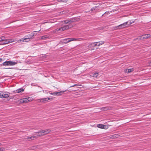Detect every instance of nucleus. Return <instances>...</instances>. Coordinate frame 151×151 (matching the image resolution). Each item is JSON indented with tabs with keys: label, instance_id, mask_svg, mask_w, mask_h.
Wrapping results in <instances>:
<instances>
[{
	"label": "nucleus",
	"instance_id": "nucleus-22",
	"mask_svg": "<svg viewBox=\"0 0 151 151\" xmlns=\"http://www.w3.org/2000/svg\"><path fill=\"white\" fill-rule=\"evenodd\" d=\"M104 125L102 124H98L97 125V127L99 128L103 129L104 128Z\"/></svg>",
	"mask_w": 151,
	"mask_h": 151
},
{
	"label": "nucleus",
	"instance_id": "nucleus-21",
	"mask_svg": "<svg viewBox=\"0 0 151 151\" xmlns=\"http://www.w3.org/2000/svg\"><path fill=\"white\" fill-rule=\"evenodd\" d=\"M63 22H64V23L65 24H68L69 23H71L73 22L71 20H66L63 21Z\"/></svg>",
	"mask_w": 151,
	"mask_h": 151
},
{
	"label": "nucleus",
	"instance_id": "nucleus-4",
	"mask_svg": "<svg viewBox=\"0 0 151 151\" xmlns=\"http://www.w3.org/2000/svg\"><path fill=\"white\" fill-rule=\"evenodd\" d=\"M72 27L70 25H68L59 28V29H55V32L58 31H63L65 30H66L71 27Z\"/></svg>",
	"mask_w": 151,
	"mask_h": 151
},
{
	"label": "nucleus",
	"instance_id": "nucleus-2",
	"mask_svg": "<svg viewBox=\"0 0 151 151\" xmlns=\"http://www.w3.org/2000/svg\"><path fill=\"white\" fill-rule=\"evenodd\" d=\"M36 34L34 32H32L29 35L25 36V37L24 38L25 42H29L34 37V36H35Z\"/></svg>",
	"mask_w": 151,
	"mask_h": 151
},
{
	"label": "nucleus",
	"instance_id": "nucleus-37",
	"mask_svg": "<svg viewBox=\"0 0 151 151\" xmlns=\"http://www.w3.org/2000/svg\"><path fill=\"white\" fill-rule=\"evenodd\" d=\"M1 145H2V144L1 142H0V146H1Z\"/></svg>",
	"mask_w": 151,
	"mask_h": 151
},
{
	"label": "nucleus",
	"instance_id": "nucleus-3",
	"mask_svg": "<svg viewBox=\"0 0 151 151\" xmlns=\"http://www.w3.org/2000/svg\"><path fill=\"white\" fill-rule=\"evenodd\" d=\"M17 63V62L11 61H5L3 63L4 66H12L14 65Z\"/></svg>",
	"mask_w": 151,
	"mask_h": 151
},
{
	"label": "nucleus",
	"instance_id": "nucleus-8",
	"mask_svg": "<svg viewBox=\"0 0 151 151\" xmlns=\"http://www.w3.org/2000/svg\"><path fill=\"white\" fill-rule=\"evenodd\" d=\"M52 99L49 98H46L40 99L38 100L41 102H46L47 101H49L52 100Z\"/></svg>",
	"mask_w": 151,
	"mask_h": 151
},
{
	"label": "nucleus",
	"instance_id": "nucleus-12",
	"mask_svg": "<svg viewBox=\"0 0 151 151\" xmlns=\"http://www.w3.org/2000/svg\"><path fill=\"white\" fill-rule=\"evenodd\" d=\"M102 111H106L110 110L112 109V107L110 106H107L105 107H102L101 109Z\"/></svg>",
	"mask_w": 151,
	"mask_h": 151
},
{
	"label": "nucleus",
	"instance_id": "nucleus-31",
	"mask_svg": "<svg viewBox=\"0 0 151 151\" xmlns=\"http://www.w3.org/2000/svg\"><path fill=\"white\" fill-rule=\"evenodd\" d=\"M5 150L4 148L3 147H0V151H3Z\"/></svg>",
	"mask_w": 151,
	"mask_h": 151
},
{
	"label": "nucleus",
	"instance_id": "nucleus-14",
	"mask_svg": "<svg viewBox=\"0 0 151 151\" xmlns=\"http://www.w3.org/2000/svg\"><path fill=\"white\" fill-rule=\"evenodd\" d=\"M37 136H32L31 137H28L26 139L29 140H33L34 139H37Z\"/></svg>",
	"mask_w": 151,
	"mask_h": 151
},
{
	"label": "nucleus",
	"instance_id": "nucleus-30",
	"mask_svg": "<svg viewBox=\"0 0 151 151\" xmlns=\"http://www.w3.org/2000/svg\"><path fill=\"white\" fill-rule=\"evenodd\" d=\"M127 22H129L127 24V26L130 25L131 24H132V22H131L130 21H127Z\"/></svg>",
	"mask_w": 151,
	"mask_h": 151
},
{
	"label": "nucleus",
	"instance_id": "nucleus-36",
	"mask_svg": "<svg viewBox=\"0 0 151 151\" xmlns=\"http://www.w3.org/2000/svg\"><path fill=\"white\" fill-rule=\"evenodd\" d=\"M2 60V59L1 58H0V62H1Z\"/></svg>",
	"mask_w": 151,
	"mask_h": 151
},
{
	"label": "nucleus",
	"instance_id": "nucleus-7",
	"mask_svg": "<svg viewBox=\"0 0 151 151\" xmlns=\"http://www.w3.org/2000/svg\"><path fill=\"white\" fill-rule=\"evenodd\" d=\"M98 42L92 43L90 44L88 47L89 48H91V50H94L96 48V46H97Z\"/></svg>",
	"mask_w": 151,
	"mask_h": 151
},
{
	"label": "nucleus",
	"instance_id": "nucleus-25",
	"mask_svg": "<svg viewBox=\"0 0 151 151\" xmlns=\"http://www.w3.org/2000/svg\"><path fill=\"white\" fill-rule=\"evenodd\" d=\"M113 138L114 139L117 138L119 137V135L118 134H115L112 135Z\"/></svg>",
	"mask_w": 151,
	"mask_h": 151
},
{
	"label": "nucleus",
	"instance_id": "nucleus-10",
	"mask_svg": "<svg viewBox=\"0 0 151 151\" xmlns=\"http://www.w3.org/2000/svg\"><path fill=\"white\" fill-rule=\"evenodd\" d=\"M128 22H126L119 25V26L116 27V29H118V27H119V28L121 29L122 28H124L126 27H127V24L128 23Z\"/></svg>",
	"mask_w": 151,
	"mask_h": 151
},
{
	"label": "nucleus",
	"instance_id": "nucleus-34",
	"mask_svg": "<svg viewBox=\"0 0 151 151\" xmlns=\"http://www.w3.org/2000/svg\"><path fill=\"white\" fill-rule=\"evenodd\" d=\"M149 65L150 66H151V61L149 63Z\"/></svg>",
	"mask_w": 151,
	"mask_h": 151
},
{
	"label": "nucleus",
	"instance_id": "nucleus-17",
	"mask_svg": "<svg viewBox=\"0 0 151 151\" xmlns=\"http://www.w3.org/2000/svg\"><path fill=\"white\" fill-rule=\"evenodd\" d=\"M49 36L47 35L44 36H43L41 37V39L42 40H45L48 38Z\"/></svg>",
	"mask_w": 151,
	"mask_h": 151
},
{
	"label": "nucleus",
	"instance_id": "nucleus-38",
	"mask_svg": "<svg viewBox=\"0 0 151 151\" xmlns=\"http://www.w3.org/2000/svg\"><path fill=\"white\" fill-rule=\"evenodd\" d=\"M36 32V31H35L34 32Z\"/></svg>",
	"mask_w": 151,
	"mask_h": 151
},
{
	"label": "nucleus",
	"instance_id": "nucleus-28",
	"mask_svg": "<svg viewBox=\"0 0 151 151\" xmlns=\"http://www.w3.org/2000/svg\"><path fill=\"white\" fill-rule=\"evenodd\" d=\"M108 125H104V128L103 129H106L108 128Z\"/></svg>",
	"mask_w": 151,
	"mask_h": 151
},
{
	"label": "nucleus",
	"instance_id": "nucleus-6",
	"mask_svg": "<svg viewBox=\"0 0 151 151\" xmlns=\"http://www.w3.org/2000/svg\"><path fill=\"white\" fill-rule=\"evenodd\" d=\"M41 133L43 135L48 134H50L51 132V130L49 129H41Z\"/></svg>",
	"mask_w": 151,
	"mask_h": 151
},
{
	"label": "nucleus",
	"instance_id": "nucleus-9",
	"mask_svg": "<svg viewBox=\"0 0 151 151\" xmlns=\"http://www.w3.org/2000/svg\"><path fill=\"white\" fill-rule=\"evenodd\" d=\"M66 91V90L64 91H62L59 92H54L53 93H50V94L54 96H60L63 94L64 92Z\"/></svg>",
	"mask_w": 151,
	"mask_h": 151
},
{
	"label": "nucleus",
	"instance_id": "nucleus-13",
	"mask_svg": "<svg viewBox=\"0 0 151 151\" xmlns=\"http://www.w3.org/2000/svg\"><path fill=\"white\" fill-rule=\"evenodd\" d=\"M150 34H146L142 35L141 37V39H147L150 37Z\"/></svg>",
	"mask_w": 151,
	"mask_h": 151
},
{
	"label": "nucleus",
	"instance_id": "nucleus-16",
	"mask_svg": "<svg viewBox=\"0 0 151 151\" xmlns=\"http://www.w3.org/2000/svg\"><path fill=\"white\" fill-rule=\"evenodd\" d=\"M7 40H8L7 41V43H12V42H15L16 41V39H7Z\"/></svg>",
	"mask_w": 151,
	"mask_h": 151
},
{
	"label": "nucleus",
	"instance_id": "nucleus-11",
	"mask_svg": "<svg viewBox=\"0 0 151 151\" xmlns=\"http://www.w3.org/2000/svg\"><path fill=\"white\" fill-rule=\"evenodd\" d=\"M9 96V95L8 94L5 93H0V97L1 98H7Z\"/></svg>",
	"mask_w": 151,
	"mask_h": 151
},
{
	"label": "nucleus",
	"instance_id": "nucleus-27",
	"mask_svg": "<svg viewBox=\"0 0 151 151\" xmlns=\"http://www.w3.org/2000/svg\"><path fill=\"white\" fill-rule=\"evenodd\" d=\"M17 42H25L24 38H22L19 40H18Z\"/></svg>",
	"mask_w": 151,
	"mask_h": 151
},
{
	"label": "nucleus",
	"instance_id": "nucleus-24",
	"mask_svg": "<svg viewBox=\"0 0 151 151\" xmlns=\"http://www.w3.org/2000/svg\"><path fill=\"white\" fill-rule=\"evenodd\" d=\"M99 43V44H97V46H99L100 45H102L104 43V42L103 41H100L99 42H98Z\"/></svg>",
	"mask_w": 151,
	"mask_h": 151
},
{
	"label": "nucleus",
	"instance_id": "nucleus-29",
	"mask_svg": "<svg viewBox=\"0 0 151 151\" xmlns=\"http://www.w3.org/2000/svg\"><path fill=\"white\" fill-rule=\"evenodd\" d=\"M58 1H62L63 2H66L68 0H58Z\"/></svg>",
	"mask_w": 151,
	"mask_h": 151
},
{
	"label": "nucleus",
	"instance_id": "nucleus-33",
	"mask_svg": "<svg viewBox=\"0 0 151 151\" xmlns=\"http://www.w3.org/2000/svg\"><path fill=\"white\" fill-rule=\"evenodd\" d=\"M110 139H114V138H113V136L112 135H111L110 136Z\"/></svg>",
	"mask_w": 151,
	"mask_h": 151
},
{
	"label": "nucleus",
	"instance_id": "nucleus-15",
	"mask_svg": "<svg viewBox=\"0 0 151 151\" xmlns=\"http://www.w3.org/2000/svg\"><path fill=\"white\" fill-rule=\"evenodd\" d=\"M134 71V69H127L124 70V72L126 73H129Z\"/></svg>",
	"mask_w": 151,
	"mask_h": 151
},
{
	"label": "nucleus",
	"instance_id": "nucleus-19",
	"mask_svg": "<svg viewBox=\"0 0 151 151\" xmlns=\"http://www.w3.org/2000/svg\"><path fill=\"white\" fill-rule=\"evenodd\" d=\"M36 133L37 134V137H40L43 136L42 134L41 133V130L38 131V132H36Z\"/></svg>",
	"mask_w": 151,
	"mask_h": 151
},
{
	"label": "nucleus",
	"instance_id": "nucleus-18",
	"mask_svg": "<svg viewBox=\"0 0 151 151\" xmlns=\"http://www.w3.org/2000/svg\"><path fill=\"white\" fill-rule=\"evenodd\" d=\"M5 37L4 36H2L0 37V42L3 41L7 42L8 40L7 39H5Z\"/></svg>",
	"mask_w": 151,
	"mask_h": 151
},
{
	"label": "nucleus",
	"instance_id": "nucleus-1",
	"mask_svg": "<svg viewBox=\"0 0 151 151\" xmlns=\"http://www.w3.org/2000/svg\"><path fill=\"white\" fill-rule=\"evenodd\" d=\"M34 99L32 97H29L27 98H23L19 100L20 103H27L32 101Z\"/></svg>",
	"mask_w": 151,
	"mask_h": 151
},
{
	"label": "nucleus",
	"instance_id": "nucleus-26",
	"mask_svg": "<svg viewBox=\"0 0 151 151\" xmlns=\"http://www.w3.org/2000/svg\"><path fill=\"white\" fill-rule=\"evenodd\" d=\"M98 6H95L91 8V11H93L96 9H98Z\"/></svg>",
	"mask_w": 151,
	"mask_h": 151
},
{
	"label": "nucleus",
	"instance_id": "nucleus-35",
	"mask_svg": "<svg viewBox=\"0 0 151 151\" xmlns=\"http://www.w3.org/2000/svg\"><path fill=\"white\" fill-rule=\"evenodd\" d=\"M7 42H5H5L3 44H7V43H7Z\"/></svg>",
	"mask_w": 151,
	"mask_h": 151
},
{
	"label": "nucleus",
	"instance_id": "nucleus-23",
	"mask_svg": "<svg viewBox=\"0 0 151 151\" xmlns=\"http://www.w3.org/2000/svg\"><path fill=\"white\" fill-rule=\"evenodd\" d=\"M99 76V73H94L92 76L94 78H97V77Z\"/></svg>",
	"mask_w": 151,
	"mask_h": 151
},
{
	"label": "nucleus",
	"instance_id": "nucleus-32",
	"mask_svg": "<svg viewBox=\"0 0 151 151\" xmlns=\"http://www.w3.org/2000/svg\"><path fill=\"white\" fill-rule=\"evenodd\" d=\"M78 86V84H75V85H73V86H70V88L72 87H73Z\"/></svg>",
	"mask_w": 151,
	"mask_h": 151
},
{
	"label": "nucleus",
	"instance_id": "nucleus-20",
	"mask_svg": "<svg viewBox=\"0 0 151 151\" xmlns=\"http://www.w3.org/2000/svg\"><path fill=\"white\" fill-rule=\"evenodd\" d=\"M24 91V89L22 88H20L16 90V92L17 93H19L20 92H23Z\"/></svg>",
	"mask_w": 151,
	"mask_h": 151
},
{
	"label": "nucleus",
	"instance_id": "nucleus-5",
	"mask_svg": "<svg viewBox=\"0 0 151 151\" xmlns=\"http://www.w3.org/2000/svg\"><path fill=\"white\" fill-rule=\"evenodd\" d=\"M62 42L66 44L73 41H79V39L77 38H67L63 40Z\"/></svg>",
	"mask_w": 151,
	"mask_h": 151
}]
</instances>
